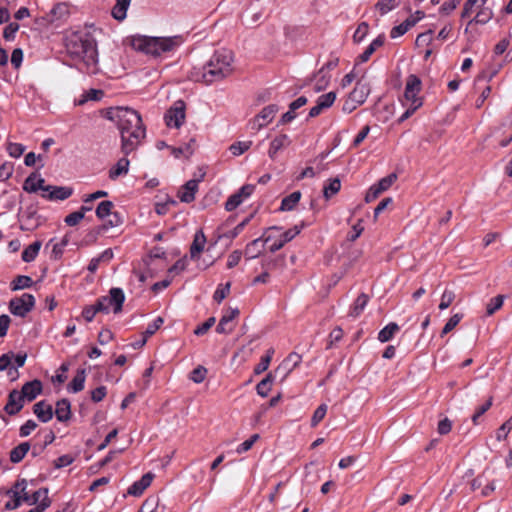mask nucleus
<instances>
[{
  "label": "nucleus",
  "instance_id": "obj_33",
  "mask_svg": "<svg viewBox=\"0 0 512 512\" xmlns=\"http://www.w3.org/2000/svg\"><path fill=\"white\" fill-rule=\"evenodd\" d=\"M301 199V192L294 191L288 196L284 197L281 201L280 210L281 211H291L296 205L299 203Z\"/></svg>",
  "mask_w": 512,
  "mask_h": 512
},
{
  "label": "nucleus",
  "instance_id": "obj_58",
  "mask_svg": "<svg viewBox=\"0 0 512 512\" xmlns=\"http://www.w3.org/2000/svg\"><path fill=\"white\" fill-rule=\"evenodd\" d=\"M258 438H259L258 434L252 435L249 439L245 440L240 445H238V447L236 448V452L238 454L247 452L248 450H250L252 448V446L258 440Z\"/></svg>",
  "mask_w": 512,
  "mask_h": 512
},
{
  "label": "nucleus",
  "instance_id": "obj_7",
  "mask_svg": "<svg viewBox=\"0 0 512 512\" xmlns=\"http://www.w3.org/2000/svg\"><path fill=\"white\" fill-rule=\"evenodd\" d=\"M281 229L277 226L269 227L265 230V232L262 234L261 237L254 239L250 243H248L245 247L244 255L247 257V259H255L259 257L262 253V248L265 243H269L272 241L274 236L271 234V232H279Z\"/></svg>",
  "mask_w": 512,
  "mask_h": 512
},
{
  "label": "nucleus",
  "instance_id": "obj_6",
  "mask_svg": "<svg viewBox=\"0 0 512 512\" xmlns=\"http://www.w3.org/2000/svg\"><path fill=\"white\" fill-rule=\"evenodd\" d=\"M421 88L420 78L415 74H410L406 79L404 96L401 100L402 106L410 105L420 108L423 105V100L419 96Z\"/></svg>",
  "mask_w": 512,
  "mask_h": 512
},
{
  "label": "nucleus",
  "instance_id": "obj_61",
  "mask_svg": "<svg viewBox=\"0 0 512 512\" xmlns=\"http://www.w3.org/2000/svg\"><path fill=\"white\" fill-rule=\"evenodd\" d=\"M163 323H164L163 318L157 317L156 319L153 320L152 323L148 324L143 335L146 336L147 338L152 336L162 326Z\"/></svg>",
  "mask_w": 512,
  "mask_h": 512
},
{
  "label": "nucleus",
  "instance_id": "obj_29",
  "mask_svg": "<svg viewBox=\"0 0 512 512\" xmlns=\"http://www.w3.org/2000/svg\"><path fill=\"white\" fill-rule=\"evenodd\" d=\"M31 446L29 442H22L10 451V461L12 463L21 462L29 452Z\"/></svg>",
  "mask_w": 512,
  "mask_h": 512
},
{
  "label": "nucleus",
  "instance_id": "obj_57",
  "mask_svg": "<svg viewBox=\"0 0 512 512\" xmlns=\"http://www.w3.org/2000/svg\"><path fill=\"white\" fill-rule=\"evenodd\" d=\"M244 201V199L242 198V196L240 194H238V192L232 194L226 201L225 203V209L227 211H233L234 209H236L242 202Z\"/></svg>",
  "mask_w": 512,
  "mask_h": 512
},
{
  "label": "nucleus",
  "instance_id": "obj_37",
  "mask_svg": "<svg viewBox=\"0 0 512 512\" xmlns=\"http://www.w3.org/2000/svg\"><path fill=\"white\" fill-rule=\"evenodd\" d=\"M369 301V297L365 293H361L355 300L351 310H350V316L352 317H358L365 307L367 306Z\"/></svg>",
  "mask_w": 512,
  "mask_h": 512
},
{
  "label": "nucleus",
  "instance_id": "obj_54",
  "mask_svg": "<svg viewBox=\"0 0 512 512\" xmlns=\"http://www.w3.org/2000/svg\"><path fill=\"white\" fill-rule=\"evenodd\" d=\"M207 369L204 366H198L194 368L190 373V380H192L194 383H202L206 377Z\"/></svg>",
  "mask_w": 512,
  "mask_h": 512
},
{
  "label": "nucleus",
  "instance_id": "obj_31",
  "mask_svg": "<svg viewBox=\"0 0 512 512\" xmlns=\"http://www.w3.org/2000/svg\"><path fill=\"white\" fill-rule=\"evenodd\" d=\"M492 17H493V11L491 8H488V7L479 8V11L477 12L476 16L468 22L465 32H468V27L472 23L483 25V24L488 23L492 19Z\"/></svg>",
  "mask_w": 512,
  "mask_h": 512
},
{
  "label": "nucleus",
  "instance_id": "obj_9",
  "mask_svg": "<svg viewBox=\"0 0 512 512\" xmlns=\"http://www.w3.org/2000/svg\"><path fill=\"white\" fill-rule=\"evenodd\" d=\"M279 107L276 104L265 106L250 122L251 129L259 131L272 122Z\"/></svg>",
  "mask_w": 512,
  "mask_h": 512
},
{
  "label": "nucleus",
  "instance_id": "obj_5",
  "mask_svg": "<svg viewBox=\"0 0 512 512\" xmlns=\"http://www.w3.org/2000/svg\"><path fill=\"white\" fill-rule=\"evenodd\" d=\"M125 294L121 288H111L109 295L100 297L96 303L102 313L108 314L113 311L115 314L121 312Z\"/></svg>",
  "mask_w": 512,
  "mask_h": 512
},
{
  "label": "nucleus",
  "instance_id": "obj_35",
  "mask_svg": "<svg viewBox=\"0 0 512 512\" xmlns=\"http://www.w3.org/2000/svg\"><path fill=\"white\" fill-rule=\"evenodd\" d=\"M34 284L32 278L27 275H18L10 283V289L12 291L22 290L32 287Z\"/></svg>",
  "mask_w": 512,
  "mask_h": 512
},
{
  "label": "nucleus",
  "instance_id": "obj_12",
  "mask_svg": "<svg viewBox=\"0 0 512 512\" xmlns=\"http://www.w3.org/2000/svg\"><path fill=\"white\" fill-rule=\"evenodd\" d=\"M69 15V6L66 3H58L46 14L44 20L58 27L68 19Z\"/></svg>",
  "mask_w": 512,
  "mask_h": 512
},
{
  "label": "nucleus",
  "instance_id": "obj_19",
  "mask_svg": "<svg viewBox=\"0 0 512 512\" xmlns=\"http://www.w3.org/2000/svg\"><path fill=\"white\" fill-rule=\"evenodd\" d=\"M45 180L36 173L30 174L24 181L23 190L28 193H36L38 190L44 192Z\"/></svg>",
  "mask_w": 512,
  "mask_h": 512
},
{
  "label": "nucleus",
  "instance_id": "obj_4",
  "mask_svg": "<svg viewBox=\"0 0 512 512\" xmlns=\"http://www.w3.org/2000/svg\"><path fill=\"white\" fill-rule=\"evenodd\" d=\"M182 43L183 39L179 35L172 37L134 36L131 39L133 49L154 57L174 51Z\"/></svg>",
  "mask_w": 512,
  "mask_h": 512
},
{
  "label": "nucleus",
  "instance_id": "obj_46",
  "mask_svg": "<svg viewBox=\"0 0 512 512\" xmlns=\"http://www.w3.org/2000/svg\"><path fill=\"white\" fill-rule=\"evenodd\" d=\"M252 145V141H238L233 143L229 150L234 156H240L246 152Z\"/></svg>",
  "mask_w": 512,
  "mask_h": 512
},
{
  "label": "nucleus",
  "instance_id": "obj_17",
  "mask_svg": "<svg viewBox=\"0 0 512 512\" xmlns=\"http://www.w3.org/2000/svg\"><path fill=\"white\" fill-rule=\"evenodd\" d=\"M20 392L16 389L10 391L8 401L4 406V412L9 416L18 414L24 407L25 401L21 397Z\"/></svg>",
  "mask_w": 512,
  "mask_h": 512
},
{
  "label": "nucleus",
  "instance_id": "obj_34",
  "mask_svg": "<svg viewBox=\"0 0 512 512\" xmlns=\"http://www.w3.org/2000/svg\"><path fill=\"white\" fill-rule=\"evenodd\" d=\"M48 493H49L48 488L42 487V488L36 490L31 495L26 490H24V492H21V496H22L23 502L27 503L28 505H35L39 502V500L41 498H43Z\"/></svg>",
  "mask_w": 512,
  "mask_h": 512
},
{
  "label": "nucleus",
  "instance_id": "obj_2",
  "mask_svg": "<svg viewBox=\"0 0 512 512\" xmlns=\"http://www.w3.org/2000/svg\"><path fill=\"white\" fill-rule=\"evenodd\" d=\"M233 60L231 51L217 50L204 66L193 67L188 73V78L206 85L221 81L232 73Z\"/></svg>",
  "mask_w": 512,
  "mask_h": 512
},
{
  "label": "nucleus",
  "instance_id": "obj_53",
  "mask_svg": "<svg viewBox=\"0 0 512 512\" xmlns=\"http://www.w3.org/2000/svg\"><path fill=\"white\" fill-rule=\"evenodd\" d=\"M230 291V283L220 284L213 294V299L217 303H221Z\"/></svg>",
  "mask_w": 512,
  "mask_h": 512
},
{
  "label": "nucleus",
  "instance_id": "obj_60",
  "mask_svg": "<svg viewBox=\"0 0 512 512\" xmlns=\"http://www.w3.org/2000/svg\"><path fill=\"white\" fill-rule=\"evenodd\" d=\"M396 178L397 177L395 174H390L380 179L375 185L379 188L381 192H384L392 186Z\"/></svg>",
  "mask_w": 512,
  "mask_h": 512
},
{
  "label": "nucleus",
  "instance_id": "obj_49",
  "mask_svg": "<svg viewBox=\"0 0 512 512\" xmlns=\"http://www.w3.org/2000/svg\"><path fill=\"white\" fill-rule=\"evenodd\" d=\"M462 318H463V314H460V313H456L453 316H451L450 319L444 325V327L441 331V336H444V335L448 334L449 332H451L459 324V322L462 320Z\"/></svg>",
  "mask_w": 512,
  "mask_h": 512
},
{
  "label": "nucleus",
  "instance_id": "obj_40",
  "mask_svg": "<svg viewBox=\"0 0 512 512\" xmlns=\"http://www.w3.org/2000/svg\"><path fill=\"white\" fill-rule=\"evenodd\" d=\"M113 207H114L113 202H111L109 200L100 202L96 208V216L99 219L104 220L109 215H111V213L113 212L112 211Z\"/></svg>",
  "mask_w": 512,
  "mask_h": 512
},
{
  "label": "nucleus",
  "instance_id": "obj_23",
  "mask_svg": "<svg viewBox=\"0 0 512 512\" xmlns=\"http://www.w3.org/2000/svg\"><path fill=\"white\" fill-rule=\"evenodd\" d=\"M33 411L37 418L43 423L49 422L53 417L52 406L46 404L45 401H39L34 404Z\"/></svg>",
  "mask_w": 512,
  "mask_h": 512
},
{
  "label": "nucleus",
  "instance_id": "obj_47",
  "mask_svg": "<svg viewBox=\"0 0 512 512\" xmlns=\"http://www.w3.org/2000/svg\"><path fill=\"white\" fill-rule=\"evenodd\" d=\"M396 6V0H379L375 4L376 10H378L381 15L387 14L388 12L396 8Z\"/></svg>",
  "mask_w": 512,
  "mask_h": 512
},
{
  "label": "nucleus",
  "instance_id": "obj_1",
  "mask_svg": "<svg viewBox=\"0 0 512 512\" xmlns=\"http://www.w3.org/2000/svg\"><path fill=\"white\" fill-rule=\"evenodd\" d=\"M104 117L116 124L121 134V151L129 155L135 151L146 136V129L140 114L129 107H110Z\"/></svg>",
  "mask_w": 512,
  "mask_h": 512
},
{
  "label": "nucleus",
  "instance_id": "obj_32",
  "mask_svg": "<svg viewBox=\"0 0 512 512\" xmlns=\"http://www.w3.org/2000/svg\"><path fill=\"white\" fill-rule=\"evenodd\" d=\"M400 330V327L395 322H390L384 328H382L378 333V340L381 343H385L390 341L394 335Z\"/></svg>",
  "mask_w": 512,
  "mask_h": 512
},
{
  "label": "nucleus",
  "instance_id": "obj_55",
  "mask_svg": "<svg viewBox=\"0 0 512 512\" xmlns=\"http://www.w3.org/2000/svg\"><path fill=\"white\" fill-rule=\"evenodd\" d=\"M512 430V416L504 422L496 432V439L502 441L507 438L508 433Z\"/></svg>",
  "mask_w": 512,
  "mask_h": 512
},
{
  "label": "nucleus",
  "instance_id": "obj_36",
  "mask_svg": "<svg viewBox=\"0 0 512 512\" xmlns=\"http://www.w3.org/2000/svg\"><path fill=\"white\" fill-rule=\"evenodd\" d=\"M41 245L40 241H35L26 247L22 252V260L27 263L34 261L39 253Z\"/></svg>",
  "mask_w": 512,
  "mask_h": 512
},
{
  "label": "nucleus",
  "instance_id": "obj_3",
  "mask_svg": "<svg viewBox=\"0 0 512 512\" xmlns=\"http://www.w3.org/2000/svg\"><path fill=\"white\" fill-rule=\"evenodd\" d=\"M65 47L72 59L83 63L88 71L93 72V68L98 61V54L96 42L91 35L83 32H73L67 36Z\"/></svg>",
  "mask_w": 512,
  "mask_h": 512
},
{
  "label": "nucleus",
  "instance_id": "obj_42",
  "mask_svg": "<svg viewBox=\"0 0 512 512\" xmlns=\"http://www.w3.org/2000/svg\"><path fill=\"white\" fill-rule=\"evenodd\" d=\"M302 361V356L296 352L290 353L286 359L283 361L282 366L287 369L288 372H291L295 369Z\"/></svg>",
  "mask_w": 512,
  "mask_h": 512
},
{
  "label": "nucleus",
  "instance_id": "obj_28",
  "mask_svg": "<svg viewBox=\"0 0 512 512\" xmlns=\"http://www.w3.org/2000/svg\"><path fill=\"white\" fill-rule=\"evenodd\" d=\"M331 80V74L320 68L314 75V89L320 92L327 88Z\"/></svg>",
  "mask_w": 512,
  "mask_h": 512
},
{
  "label": "nucleus",
  "instance_id": "obj_14",
  "mask_svg": "<svg viewBox=\"0 0 512 512\" xmlns=\"http://www.w3.org/2000/svg\"><path fill=\"white\" fill-rule=\"evenodd\" d=\"M292 143V139L285 133L276 135L270 142L268 149V156L271 160H275L278 153L289 147Z\"/></svg>",
  "mask_w": 512,
  "mask_h": 512
},
{
  "label": "nucleus",
  "instance_id": "obj_20",
  "mask_svg": "<svg viewBox=\"0 0 512 512\" xmlns=\"http://www.w3.org/2000/svg\"><path fill=\"white\" fill-rule=\"evenodd\" d=\"M206 244V236L202 230L196 231L193 242L190 246V257L195 260L199 258L200 253L204 250Z\"/></svg>",
  "mask_w": 512,
  "mask_h": 512
},
{
  "label": "nucleus",
  "instance_id": "obj_39",
  "mask_svg": "<svg viewBox=\"0 0 512 512\" xmlns=\"http://www.w3.org/2000/svg\"><path fill=\"white\" fill-rule=\"evenodd\" d=\"M273 382V377L269 373L266 375L264 379H262L256 386L257 394L261 397H267L268 393L271 390V385Z\"/></svg>",
  "mask_w": 512,
  "mask_h": 512
},
{
  "label": "nucleus",
  "instance_id": "obj_52",
  "mask_svg": "<svg viewBox=\"0 0 512 512\" xmlns=\"http://www.w3.org/2000/svg\"><path fill=\"white\" fill-rule=\"evenodd\" d=\"M327 413V405L321 404L314 411L313 416L311 418V426L316 427L325 417Z\"/></svg>",
  "mask_w": 512,
  "mask_h": 512
},
{
  "label": "nucleus",
  "instance_id": "obj_45",
  "mask_svg": "<svg viewBox=\"0 0 512 512\" xmlns=\"http://www.w3.org/2000/svg\"><path fill=\"white\" fill-rule=\"evenodd\" d=\"M123 222L121 215L118 212H112L108 216V220L99 228L100 231H106L109 228L118 227Z\"/></svg>",
  "mask_w": 512,
  "mask_h": 512
},
{
  "label": "nucleus",
  "instance_id": "obj_62",
  "mask_svg": "<svg viewBox=\"0 0 512 512\" xmlns=\"http://www.w3.org/2000/svg\"><path fill=\"white\" fill-rule=\"evenodd\" d=\"M410 29L409 24L403 21L399 25L394 26L390 31V37L392 39L398 38L404 35Z\"/></svg>",
  "mask_w": 512,
  "mask_h": 512
},
{
  "label": "nucleus",
  "instance_id": "obj_30",
  "mask_svg": "<svg viewBox=\"0 0 512 512\" xmlns=\"http://www.w3.org/2000/svg\"><path fill=\"white\" fill-rule=\"evenodd\" d=\"M131 0H116L112 8V16L118 21H123L127 16V10L130 6Z\"/></svg>",
  "mask_w": 512,
  "mask_h": 512
},
{
  "label": "nucleus",
  "instance_id": "obj_64",
  "mask_svg": "<svg viewBox=\"0 0 512 512\" xmlns=\"http://www.w3.org/2000/svg\"><path fill=\"white\" fill-rule=\"evenodd\" d=\"M51 504L52 500L49 498L48 494H46L37 504H35L36 506L30 510L31 512H44L51 506Z\"/></svg>",
  "mask_w": 512,
  "mask_h": 512
},
{
  "label": "nucleus",
  "instance_id": "obj_38",
  "mask_svg": "<svg viewBox=\"0 0 512 512\" xmlns=\"http://www.w3.org/2000/svg\"><path fill=\"white\" fill-rule=\"evenodd\" d=\"M39 225L38 218L36 213H29L27 215H23L21 218V226L20 228L23 231H31L35 229Z\"/></svg>",
  "mask_w": 512,
  "mask_h": 512
},
{
  "label": "nucleus",
  "instance_id": "obj_13",
  "mask_svg": "<svg viewBox=\"0 0 512 512\" xmlns=\"http://www.w3.org/2000/svg\"><path fill=\"white\" fill-rule=\"evenodd\" d=\"M72 194L73 189L71 187L47 185L41 196L49 201H63L68 199Z\"/></svg>",
  "mask_w": 512,
  "mask_h": 512
},
{
  "label": "nucleus",
  "instance_id": "obj_44",
  "mask_svg": "<svg viewBox=\"0 0 512 512\" xmlns=\"http://www.w3.org/2000/svg\"><path fill=\"white\" fill-rule=\"evenodd\" d=\"M103 96V91L98 89H90L81 95V98L77 101L78 105H83L89 100L98 101Z\"/></svg>",
  "mask_w": 512,
  "mask_h": 512
},
{
  "label": "nucleus",
  "instance_id": "obj_41",
  "mask_svg": "<svg viewBox=\"0 0 512 512\" xmlns=\"http://www.w3.org/2000/svg\"><path fill=\"white\" fill-rule=\"evenodd\" d=\"M341 188V181L339 178H333L329 180V183L324 186L323 194L326 199H329L333 195L337 194Z\"/></svg>",
  "mask_w": 512,
  "mask_h": 512
},
{
  "label": "nucleus",
  "instance_id": "obj_22",
  "mask_svg": "<svg viewBox=\"0 0 512 512\" xmlns=\"http://www.w3.org/2000/svg\"><path fill=\"white\" fill-rule=\"evenodd\" d=\"M239 315L238 308H229L221 317L217 327L216 332L219 334H228L232 331V328H226L227 324L230 323L233 319H235Z\"/></svg>",
  "mask_w": 512,
  "mask_h": 512
},
{
  "label": "nucleus",
  "instance_id": "obj_21",
  "mask_svg": "<svg viewBox=\"0 0 512 512\" xmlns=\"http://www.w3.org/2000/svg\"><path fill=\"white\" fill-rule=\"evenodd\" d=\"M385 42V35H378L369 45L368 47L361 53L357 58V63L367 62L371 55L381 46H383Z\"/></svg>",
  "mask_w": 512,
  "mask_h": 512
},
{
  "label": "nucleus",
  "instance_id": "obj_24",
  "mask_svg": "<svg viewBox=\"0 0 512 512\" xmlns=\"http://www.w3.org/2000/svg\"><path fill=\"white\" fill-rule=\"evenodd\" d=\"M55 416L58 421L66 422L71 418V404L66 398L56 402Z\"/></svg>",
  "mask_w": 512,
  "mask_h": 512
},
{
  "label": "nucleus",
  "instance_id": "obj_8",
  "mask_svg": "<svg viewBox=\"0 0 512 512\" xmlns=\"http://www.w3.org/2000/svg\"><path fill=\"white\" fill-rule=\"evenodd\" d=\"M35 306V297L29 293H23L9 302V311L14 316L25 317Z\"/></svg>",
  "mask_w": 512,
  "mask_h": 512
},
{
  "label": "nucleus",
  "instance_id": "obj_56",
  "mask_svg": "<svg viewBox=\"0 0 512 512\" xmlns=\"http://www.w3.org/2000/svg\"><path fill=\"white\" fill-rule=\"evenodd\" d=\"M455 299V293L451 290L445 289L440 300L439 309H447Z\"/></svg>",
  "mask_w": 512,
  "mask_h": 512
},
{
  "label": "nucleus",
  "instance_id": "obj_50",
  "mask_svg": "<svg viewBox=\"0 0 512 512\" xmlns=\"http://www.w3.org/2000/svg\"><path fill=\"white\" fill-rule=\"evenodd\" d=\"M273 352V350H269L265 356L261 357L260 362L254 368L255 374H261L268 369Z\"/></svg>",
  "mask_w": 512,
  "mask_h": 512
},
{
  "label": "nucleus",
  "instance_id": "obj_63",
  "mask_svg": "<svg viewBox=\"0 0 512 512\" xmlns=\"http://www.w3.org/2000/svg\"><path fill=\"white\" fill-rule=\"evenodd\" d=\"M19 30V24L9 23L3 31V37L7 41H13L15 39L16 32Z\"/></svg>",
  "mask_w": 512,
  "mask_h": 512
},
{
  "label": "nucleus",
  "instance_id": "obj_43",
  "mask_svg": "<svg viewBox=\"0 0 512 512\" xmlns=\"http://www.w3.org/2000/svg\"><path fill=\"white\" fill-rule=\"evenodd\" d=\"M504 303V296L497 295L489 300L486 305V314L488 316L493 315L497 310H499Z\"/></svg>",
  "mask_w": 512,
  "mask_h": 512
},
{
  "label": "nucleus",
  "instance_id": "obj_18",
  "mask_svg": "<svg viewBox=\"0 0 512 512\" xmlns=\"http://www.w3.org/2000/svg\"><path fill=\"white\" fill-rule=\"evenodd\" d=\"M42 382L38 379L26 382L20 392L24 401L31 402L42 392Z\"/></svg>",
  "mask_w": 512,
  "mask_h": 512
},
{
  "label": "nucleus",
  "instance_id": "obj_26",
  "mask_svg": "<svg viewBox=\"0 0 512 512\" xmlns=\"http://www.w3.org/2000/svg\"><path fill=\"white\" fill-rule=\"evenodd\" d=\"M152 479L153 476L150 473L143 475L140 480L134 482L128 488V494L132 496H140L144 490L150 486Z\"/></svg>",
  "mask_w": 512,
  "mask_h": 512
},
{
  "label": "nucleus",
  "instance_id": "obj_25",
  "mask_svg": "<svg viewBox=\"0 0 512 512\" xmlns=\"http://www.w3.org/2000/svg\"><path fill=\"white\" fill-rule=\"evenodd\" d=\"M128 155L124 154V157L120 158L117 163L109 170V178L116 180L120 176H124L129 171L130 161L127 158Z\"/></svg>",
  "mask_w": 512,
  "mask_h": 512
},
{
  "label": "nucleus",
  "instance_id": "obj_51",
  "mask_svg": "<svg viewBox=\"0 0 512 512\" xmlns=\"http://www.w3.org/2000/svg\"><path fill=\"white\" fill-rule=\"evenodd\" d=\"M369 32V25L366 22H361L353 34V41L361 43Z\"/></svg>",
  "mask_w": 512,
  "mask_h": 512
},
{
  "label": "nucleus",
  "instance_id": "obj_16",
  "mask_svg": "<svg viewBox=\"0 0 512 512\" xmlns=\"http://www.w3.org/2000/svg\"><path fill=\"white\" fill-rule=\"evenodd\" d=\"M205 173H202L198 179H191L187 181L178 192V197L181 202L190 203L194 201L195 194L198 190V184L203 179Z\"/></svg>",
  "mask_w": 512,
  "mask_h": 512
},
{
  "label": "nucleus",
  "instance_id": "obj_15",
  "mask_svg": "<svg viewBox=\"0 0 512 512\" xmlns=\"http://www.w3.org/2000/svg\"><path fill=\"white\" fill-rule=\"evenodd\" d=\"M26 488H27V481L25 479H20L7 492L8 495L12 496V500L8 501L5 504V508L7 510H14L22 504L23 500H22L21 492H24V490H26Z\"/></svg>",
  "mask_w": 512,
  "mask_h": 512
},
{
  "label": "nucleus",
  "instance_id": "obj_27",
  "mask_svg": "<svg viewBox=\"0 0 512 512\" xmlns=\"http://www.w3.org/2000/svg\"><path fill=\"white\" fill-rule=\"evenodd\" d=\"M86 380V372L85 369H79L76 375L73 377L71 382L69 383L67 389L69 392L78 393L84 389V384Z\"/></svg>",
  "mask_w": 512,
  "mask_h": 512
},
{
  "label": "nucleus",
  "instance_id": "obj_11",
  "mask_svg": "<svg viewBox=\"0 0 512 512\" xmlns=\"http://www.w3.org/2000/svg\"><path fill=\"white\" fill-rule=\"evenodd\" d=\"M304 228V223L300 225H295L293 228L288 229L282 233L279 234V237L274 235L273 232L271 234L274 236L272 240L273 243L270 245L269 250L270 252L274 253L278 250H280L287 242L294 239Z\"/></svg>",
  "mask_w": 512,
  "mask_h": 512
},
{
  "label": "nucleus",
  "instance_id": "obj_48",
  "mask_svg": "<svg viewBox=\"0 0 512 512\" xmlns=\"http://www.w3.org/2000/svg\"><path fill=\"white\" fill-rule=\"evenodd\" d=\"M336 99L335 92H328L326 94L320 95L317 99V104L319 107H321L323 110L328 109L333 105Z\"/></svg>",
  "mask_w": 512,
  "mask_h": 512
},
{
  "label": "nucleus",
  "instance_id": "obj_59",
  "mask_svg": "<svg viewBox=\"0 0 512 512\" xmlns=\"http://www.w3.org/2000/svg\"><path fill=\"white\" fill-rule=\"evenodd\" d=\"M24 151L25 146L20 143H9L7 146V152L13 158H19Z\"/></svg>",
  "mask_w": 512,
  "mask_h": 512
},
{
  "label": "nucleus",
  "instance_id": "obj_10",
  "mask_svg": "<svg viewBox=\"0 0 512 512\" xmlns=\"http://www.w3.org/2000/svg\"><path fill=\"white\" fill-rule=\"evenodd\" d=\"M185 120V103L177 101L165 114V122L168 127L179 128Z\"/></svg>",
  "mask_w": 512,
  "mask_h": 512
}]
</instances>
